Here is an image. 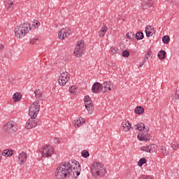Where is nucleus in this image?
Masks as SVG:
<instances>
[{"label":"nucleus","mask_w":179,"mask_h":179,"mask_svg":"<svg viewBox=\"0 0 179 179\" xmlns=\"http://www.w3.org/2000/svg\"><path fill=\"white\" fill-rule=\"evenodd\" d=\"M72 173L80 176V164L76 160L60 164L56 169L55 176L57 179H65L71 177Z\"/></svg>","instance_id":"obj_1"},{"label":"nucleus","mask_w":179,"mask_h":179,"mask_svg":"<svg viewBox=\"0 0 179 179\" xmlns=\"http://www.w3.org/2000/svg\"><path fill=\"white\" fill-rule=\"evenodd\" d=\"M136 129L139 131L137 136L138 141H150L152 136L149 134V127L145 126L143 123H138L134 126Z\"/></svg>","instance_id":"obj_2"},{"label":"nucleus","mask_w":179,"mask_h":179,"mask_svg":"<svg viewBox=\"0 0 179 179\" xmlns=\"http://www.w3.org/2000/svg\"><path fill=\"white\" fill-rule=\"evenodd\" d=\"M31 30V25L30 23H24L17 26L14 30L15 37L17 38H22Z\"/></svg>","instance_id":"obj_3"},{"label":"nucleus","mask_w":179,"mask_h":179,"mask_svg":"<svg viewBox=\"0 0 179 179\" xmlns=\"http://www.w3.org/2000/svg\"><path fill=\"white\" fill-rule=\"evenodd\" d=\"M91 173L94 177H103L106 173V168L100 162H94L91 166Z\"/></svg>","instance_id":"obj_4"},{"label":"nucleus","mask_w":179,"mask_h":179,"mask_svg":"<svg viewBox=\"0 0 179 179\" xmlns=\"http://www.w3.org/2000/svg\"><path fill=\"white\" fill-rule=\"evenodd\" d=\"M3 130L6 134H15L17 131V124L13 121H10L4 124Z\"/></svg>","instance_id":"obj_5"},{"label":"nucleus","mask_w":179,"mask_h":179,"mask_svg":"<svg viewBox=\"0 0 179 179\" xmlns=\"http://www.w3.org/2000/svg\"><path fill=\"white\" fill-rule=\"evenodd\" d=\"M83 52H85V41H79L75 47L74 55L79 58L83 55Z\"/></svg>","instance_id":"obj_6"},{"label":"nucleus","mask_w":179,"mask_h":179,"mask_svg":"<svg viewBox=\"0 0 179 179\" xmlns=\"http://www.w3.org/2000/svg\"><path fill=\"white\" fill-rule=\"evenodd\" d=\"M40 111V102L36 101L34 102L29 107V117H37V114Z\"/></svg>","instance_id":"obj_7"},{"label":"nucleus","mask_w":179,"mask_h":179,"mask_svg":"<svg viewBox=\"0 0 179 179\" xmlns=\"http://www.w3.org/2000/svg\"><path fill=\"white\" fill-rule=\"evenodd\" d=\"M40 124H41V120H40V119H37L36 117H31V118L27 121L25 128L27 129H31L36 128V127L40 125Z\"/></svg>","instance_id":"obj_8"},{"label":"nucleus","mask_w":179,"mask_h":179,"mask_svg":"<svg viewBox=\"0 0 179 179\" xmlns=\"http://www.w3.org/2000/svg\"><path fill=\"white\" fill-rule=\"evenodd\" d=\"M84 101L86 110H87L89 114H92L93 111H94V106H93V101H92V98L89 96H85Z\"/></svg>","instance_id":"obj_9"},{"label":"nucleus","mask_w":179,"mask_h":179,"mask_svg":"<svg viewBox=\"0 0 179 179\" xmlns=\"http://www.w3.org/2000/svg\"><path fill=\"white\" fill-rule=\"evenodd\" d=\"M41 153L43 157H50V156L54 153V148L51 146L45 145L43 148Z\"/></svg>","instance_id":"obj_10"},{"label":"nucleus","mask_w":179,"mask_h":179,"mask_svg":"<svg viewBox=\"0 0 179 179\" xmlns=\"http://www.w3.org/2000/svg\"><path fill=\"white\" fill-rule=\"evenodd\" d=\"M68 72L62 73L59 80L58 83L60 86H65L66 83H68V80H69V77H68Z\"/></svg>","instance_id":"obj_11"},{"label":"nucleus","mask_w":179,"mask_h":179,"mask_svg":"<svg viewBox=\"0 0 179 179\" xmlns=\"http://www.w3.org/2000/svg\"><path fill=\"white\" fill-rule=\"evenodd\" d=\"M71 35V29L69 28H63L59 33V40H64V37H67V36Z\"/></svg>","instance_id":"obj_12"},{"label":"nucleus","mask_w":179,"mask_h":179,"mask_svg":"<svg viewBox=\"0 0 179 179\" xmlns=\"http://www.w3.org/2000/svg\"><path fill=\"white\" fill-rule=\"evenodd\" d=\"M111 82L110 81H106L103 83V85H101V92L102 93H106V92H110L111 90Z\"/></svg>","instance_id":"obj_13"},{"label":"nucleus","mask_w":179,"mask_h":179,"mask_svg":"<svg viewBox=\"0 0 179 179\" xmlns=\"http://www.w3.org/2000/svg\"><path fill=\"white\" fill-rule=\"evenodd\" d=\"M153 148H156V145L152 144L150 145L142 146L140 148V150L142 152H147L148 153H153L155 151L153 150Z\"/></svg>","instance_id":"obj_14"},{"label":"nucleus","mask_w":179,"mask_h":179,"mask_svg":"<svg viewBox=\"0 0 179 179\" xmlns=\"http://www.w3.org/2000/svg\"><path fill=\"white\" fill-rule=\"evenodd\" d=\"M27 160V154H26V152H24L20 153L18 156V163L20 164H22V163H26Z\"/></svg>","instance_id":"obj_15"},{"label":"nucleus","mask_w":179,"mask_h":179,"mask_svg":"<svg viewBox=\"0 0 179 179\" xmlns=\"http://www.w3.org/2000/svg\"><path fill=\"white\" fill-rule=\"evenodd\" d=\"M92 90L93 93L101 92V84L100 83H94L92 85Z\"/></svg>","instance_id":"obj_16"},{"label":"nucleus","mask_w":179,"mask_h":179,"mask_svg":"<svg viewBox=\"0 0 179 179\" xmlns=\"http://www.w3.org/2000/svg\"><path fill=\"white\" fill-rule=\"evenodd\" d=\"M153 5V1L152 0H144L142 2V6L143 9H148V8H150Z\"/></svg>","instance_id":"obj_17"},{"label":"nucleus","mask_w":179,"mask_h":179,"mask_svg":"<svg viewBox=\"0 0 179 179\" xmlns=\"http://www.w3.org/2000/svg\"><path fill=\"white\" fill-rule=\"evenodd\" d=\"M34 94L36 98L38 99V100H44V96H43V92H41V90H36L34 92Z\"/></svg>","instance_id":"obj_18"},{"label":"nucleus","mask_w":179,"mask_h":179,"mask_svg":"<svg viewBox=\"0 0 179 179\" xmlns=\"http://www.w3.org/2000/svg\"><path fill=\"white\" fill-rule=\"evenodd\" d=\"M108 30V28L106 26L104 25L103 27H102L99 32V37H104V35L106 34V33H107Z\"/></svg>","instance_id":"obj_19"},{"label":"nucleus","mask_w":179,"mask_h":179,"mask_svg":"<svg viewBox=\"0 0 179 179\" xmlns=\"http://www.w3.org/2000/svg\"><path fill=\"white\" fill-rule=\"evenodd\" d=\"M145 34L148 37H152L153 36V32H152V27L151 26H147L145 29Z\"/></svg>","instance_id":"obj_20"},{"label":"nucleus","mask_w":179,"mask_h":179,"mask_svg":"<svg viewBox=\"0 0 179 179\" xmlns=\"http://www.w3.org/2000/svg\"><path fill=\"white\" fill-rule=\"evenodd\" d=\"M179 100V90H177L175 94L172 95V103H177Z\"/></svg>","instance_id":"obj_21"},{"label":"nucleus","mask_w":179,"mask_h":179,"mask_svg":"<svg viewBox=\"0 0 179 179\" xmlns=\"http://www.w3.org/2000/svg\"><path fill=\"white\" fill-rule=\"evenodd\" d=\"M2 155L3 156H7V157H10V156L13 155V150H4Z\"/></svg>","instance_id":"obj_22"},{"label":"nucleus","mask_w":179,"mask_h":179,"mask_svg":"<svg viewBox=\"0 0 179 179\" xmlns=\"http://www.w3.org/2000/svg\"><path fill=\"white\" fill-rule=\"evenodd\" d=\"M136 114H138V115H141V114H143L145 112V108L142 106H137L135 109Z\"/></svg>","instance_id":"obj_23"},{"label":"nucleus","mask_w":179,"mask_h":179,"mask_svg":"<svg viewBox=\"0 0 179 179\" xmlns=\"http://www.w3.org/2000/svg\"><path fill=\"white\" fill-rule=\"evenodd\" d=\"M13 99L14 101H20L22 99V94H20L19 92H16L13 94Z\"/></svg>","instance_id":"obj_24"},{"label":"nucleus","mask_w":179,"mask_h":179,"mask_svg":"<svg viewBox=\"0 0 179 179\" xmlns=\"http://www.w3.org/2000/svg\"><path fill=\"white\" fill-rule=\"evenodd\" d=\"M122 127L124 132L129 131V126H128V120H125L122 123Z\"/></svg>","instance_id":"obj_25"},{"label":"nucleus","mask_w":179,"mask_h":179,"mask_svg":"<svg viewBox=\"0 0 179 179\" xmlns=\"http://www.w3.org/2000/svg\"><path fill=\"white\" fill-rule=\"evenodd\" d=\"M166 53L165 50H161L158 53V58L159 59H164L166 58Z\"/></svg>","instance_id":"obj_26"},{"label":"nucleus","mask_w":179,"mask_h":179,"mask_svg":"<svg viewBox=\"0 0 179 179\" xmlns=\"http://www.w3.org/2000/svg\"><path fill=\"white\" fill-rule=\"evenodd\" d=\"M143 33L141 31H138L136 34V40H143Z\"/></svg>","instance_id":"obj_27"},{"label":"nucleus","mask_w":179,"mask_h":179,"mask_svg":"<svg viewBox=\"0 0 179 179\" xmlns=\"http://www.w3.org/2000/svg\"><path fill=\"white\" fill-rule=\"evenodd\" d=\"M162 43H164V44H169V43H170V36H164L162 38Z\"/></svg>","instance_id":"obj_28"},{"label":"nucleus","mask_w":179,"mask_h":179,"mask_svg":"<svg viewBox=\"0 0 179 179\" xmlns=\"http://www.w3.org/2000/svg\"><path fill=\"white\" fill-rule=\"evenodd\" d=\"M146 162H147L146 158H141L138 162V166L139 167H142L143 164H145Z\"/></svg>","instance_id":"obj_29"},{"label":"nucleus","mask_w":179,"mask_h":179,"mask_svg":"<svg viewBox=\"0 0 179 179\" xmlns=\"http://www.w3.org/2000/svg\"><path fill=\"white\" fill-rule=\"evenodd\" d=\"M110 52H112L114 55H116V54H118V48L117 47H111L110 50Z\"/></svg>","instance_id":"obj_30"},{"label":"nucleus","mask_w":179,"mask_h":179,"mask_svg":"<svg viewBox=\"0 0 179 179\" xmlns=\"http://www.w3.org/2000/svg\"><path fill=\"white\" fill-rule=\"evenodd\" d=\"M171 148H172L173 150H178V148H179V145L178 143L177 142H173Z\"/></svg>","instance_id":"obj_31"},{"label":"nucleus","mask_w":179,"mask_h":179,"mask_svg":"<svg viewBox=\"0 0 179 179\" xmlns=\"http://www.w3.org/2000/svg\"><path fill=\"white\" fill-rule=\"evenodd\" d=\"M149 57L152 58V50H148L147 51V53L145 55V59L148 60L149 59Z\"/></svg>","instance_id":"obj_32"},{"label":"nucleus","mask_w":179,"mask_h":179,"mask_svg":"<svg viewBox=\"0 0 179 179\" xmlns=\"http://www.w3.org/2000/svg\"><path fill=\"white\" fill-rule=\"evenodd\" d=\"M31 25L34 26L35 29H38V26H40V22H38V20H35L32 22Z\"/></svg>","instance_id":"obj_33"},{"label":"nucleus","mask_w":179,"mask_h":179,"mask_svg":"<svg viewBox=\"0 0 179 179\" xmlns=\"http://www.w3.org/2000/svg\"><path fill=\"white\" fill-rule=\"evenodd\" d=\"M69 92L71 93L72 94H76V86H71L69 87Z\"/></svg>","instance_id":"obj_34"},{"label":"nucleus","mask_w":179,"mask_h":179,"mask_svg":"<svg viewBox=\"0 0 179 179\" xmlns=\"http://www.w3.org/2000/svg\"><path fill=\"white\" fill-rule=\"evenodd\" d=\"M122 57H124V58H128V57H129V51L125 50H123L122 52Z\"/></svg>","instance_id":"obj_35"},{"label":"nucleus","mask_w":179,"mask_h":179,"mask_svg":"<svg viewBox=\"0 0 179 179\" xmlns=\"http://www.w3.org/2000/svg\"><path fill=\"white\" fill-rule=\"evenodd\" d=\"M161 150L164 156H167V155H169V152H167L166 147L162 146Z\"/></svg>","instance_id":"obj_36"},{"label":"nucleus","mask_w":179,"mask_h":179,"mask_svg":"<svg viewBox=\"0 0 179 179\" xmlns=\"http://www.w3.org/2000/svg\"><path fill=\"white\" fill-rule=\"evenodd\" d=\"M81 155L83 156V157H89L90 156V154H89V152H87V150H83L82 152H81Z\"/></svg>","instance_id":"obj_37"},{"label":"nucleus","mask_w":179,"mask_h":179,"mask_svg":"<svg viewBox=\"0 0 179 179\" xmlns=\"http://www.w3.org/2000/svg\"><path fill=\"white\" fill-rule=\"evenodd\" d=\"M38 41V38H34L30 40V44H37V42Z\"/></svg>","instance_id":"obj_38"},{"label":"nucleus","mask_w":179,"mask_h":179,"mask_svg":"<svg viewBox=\"0 0 179 179\" xmlns=\"http://www.w3.org/2000/svg\"><path fill=\"white\" fill-rule=\"evenodd\" d=\"M134 36H135V34L133 32H128L127 34V38H134Z\"/></svg>","instance_id":"obj_39"},{"label":"nucleus","mask_w":179,"mask_h":179,"mask_svg":"<svg viewBox=\"0 0 179 179\" xmlns=\"http://www.w3.org/2000/svg\"><path fill=\"white\" fill-rule=\"evenodd\" d=\"M109 66L110 68H113V69L114 71H115V69H117V64L115 63L112 62V63L109 64Z\"/></svg>","instance_id":"obj_40"},{"label":"nucleus","mask_w":179,"mask_h":179,"mask_svg":"<svg viewBox=\"0 0 179 179\" xmlns=\"http://www.w3.org/2000/svg\"><path fill=\"white\" fill-rule=\"evenodd\" d=\"M79 124H82V121L80 120V118H78L76 120L75 125L77 127H79Z\"/></svg>","instance_id":"obj_41"},{"label":"nucleus","mask_w":179,"mask_h":179,"mask_svg":"<svg viewBox=\"0 0 179 179\" xmlns=\"http://www.w3.org/2000/svg\"><path fill=\"white\" fill-rule=\"evenodd\" d=\"M15 0H6V2L8 5H13V2Z\"/></svg>","instance_id":"obj_42"},{"label":"nucleus","mask_w":179,"mask_h":179,"mask_svg":"<svg viewBox=\"0 0 179 179\" xmlns=\"http://www.w3.org/2000/svg\"><path fill=\"white\" fill-rule=\"evenodd\" d=\"M7 10H8V12H12V10H13V7H12V5H8L7 6Z\"/></svg>","instance_id":"obj_43"},{"label":"nucleus","mask_w":179,"mask_h":179,"mask_svg":"<svg viewBox=\"0 0 179 179\" xmlns=\"http://www.w3.org/2000/svg\"><path fill=\"white\" fill-rule=\"evenodd\" d=\"M127 127H129V128H131V127H132V124H131L129 121H128V122H127Z\"/></svg>","instance_id":"obj_44"},{"label":"nucleus","mask_w":179,"mask_h":179,"mask_svg":"<svg viewBox=\"0 0 179 179\" xmlns=\"http://www.w3.org/2000/svg\"><path fill=\"white\" fill-rule=\"evenodd\" d=\"M1 50H3V45L0 44V51H1Z\"/></svg>","instance_id":"obj_45"},{"label":"nucleus","mask_w":179,"mask_h":179,"mask_svg":"<svg viewBox=\"0 0 179 179\" xmlns=\"http://www.w3.org/2000/svg\"><path fill=\"white\" fill-rule=\"evenodd\" d=\"M143 65H144V64H143V62H140V64H139V66H140V67L143 66Z\"/></svg>","instance_id":"obj_46"},{"label":"nucleus","mask_w":179,"mask_h":179,"mask_svg":"<svg viewBox=\"0 0 179 179\" xmlns=\"http://www.w3.org/2000/svg\"><path fill=\"white\" fill-rule=\"evenodd\" d=\"M55 142L56 143H59V141H58V139H55Z\"/></svg>","instance_id":"obj_47"},{"label":"nucleus","mask_w":179,"mask_h":179,"mask_svg":"<svg viewBox=\"0 0 179 179\" xmlns=\"http://www.w3.org/2000/svg\"><path fill=\"white\" fill-rule=\"evenodd\" d=\"M141 62H143V64L145 65V62H146V59H144V60Z\"/></svg>","instance_id":"obj_48"},{"label":"nucleus","mask_w":179,"mask_h":179,"mask_svg":"<svg viewBox=\"0 0 179 179\" xmlns=\"http://www.w3.org/2000/svg\"><path fill=\"white\" fill-rule=\"evenodd\" d=\"M166 1H169V0H166Z\"/></svg>","instance_id":"obj_49"}]
</instances>
